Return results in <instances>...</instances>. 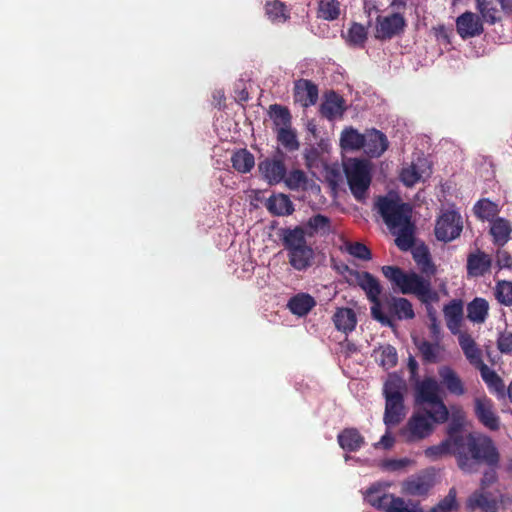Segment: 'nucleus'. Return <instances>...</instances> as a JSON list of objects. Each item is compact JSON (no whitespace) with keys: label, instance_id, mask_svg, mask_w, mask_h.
<instances>
[{"label":"nucleus","instance_id":"9b49d317","mask_svg":"<svg viewBox=\"0 0 512 512\" xmlns=\"http://www.w3.org/2000/svg\"><path fill=\"white\" fill-rule=\"evenodd\" d=\"M437 472L434 468H427L404 483V489L411 495L421 496L436 484Z\"/></svg>","mask_w":512,"mask_h":512},{"label":"nucleus","instance_id":"473e14b6","mask_svg":"<svg viewBox=\"0 0 512 512\" xmlns=\"http://www.w3.org/2000/svg\"><path fill=\"white\" fill-rule=\"evenodd\" d=\"M365 145V134H361L353 127H347L341 132L340 146L343 150L354 151Z\"/></svg>","mask_w":512,"mask_h":512},{"label":"nucleus","instance_id":"f257e3e1","mask_svg":"<svg viewBox=\"0 0 512 512\" xmlns=\"http://www.w3.org/2000/svg\"><path fill=\"white\" fill-rule=\"evenodd\" d=\"M465 424V413L455 405H450V454L457 457L461 470L472 472L476 466L484 463L496 468L500 461L499 452L492 439L482 434L459 435Z\"/></svg>","mask_w":512,"mask_h":512},{"label":"nucleus","instance_id":"5701e85b","mask_svg":"<svg viewBox=\"0 0 512 512\" xmlns=\"http://www.w3.org/2000/svg\"><path fill=\"white\" fill-rule=\"evenodd\" d=\"M466 506L470 511L478 508L483 512H497L498 502L491 493L476 491L468 498Z\"/></svg>","mask_w":512,"mask_h":512},{"label":"nucleus","instance_id":"c03bdc74","mask_svg":"<svg viewBox=\"0 0 512 512\" xmlns=\"http://www.w3.org/2000/svg\"><path fill=\"white\" fill-rule=\"evenodd\" d=\"M282 182H284L290 190H299L306 187L308 178L304 171L294 169L288 174L286 173L285 179Z\"/></svg>","mask_w":512,"mask_h":512},{"label":"nucleus","instance_id":"4d7b16f0","mask_svg":"<svg viewBox=\"0 0 512 512\" xmlns=\"http://www.w3.org/2000/svg\"><path fill=\"white\" fill-rule=\"evenodd\" d=\"M412 464H414V461L409 458L388 459L383 462V468L388 471H399Z\"/></svg>","mask_w":512,"mask_h":512},{"label":"nucleus","instance_id":"1a4fd4ad","mask_svg":"<svg viewBox=\"0 0 512 512\" xmlns=\"http://www.w3.org/2000/svg\"><path fill=\"white\" fill-rule=\"evenodd\" d=\"M406 27V20L400 13L376 18L375 37L379 40H389L401 34Z\"/></svg>","mask_w":512,"mask_h":512},{"label":"nucleus","instance_id":"aec40b11","mask_svg":"<svg viewBox=\"0 0 512 512\" xmlns=\"http://www.w3.org/2000/svg\"><path fill=\"white\" fill-rule=\"evenodd\" d=\"M339 446L347 452H356L364 444L365 439L356 428H345L337 436Z\"/></svg>","mask_w":512,"mask_h":512},{"label":"nucleus","instance_id":"72a5a7b5","mask_svg":"<svg viewBox=\"0 0 512 512\" xmlns=\"http://www.w3.org/2000/svg\"><path fill=\"white\" fill-rule=\"evenodd\" d=\"M265 13L273 23H285L290 19V10L280 0H268L265 3Z\"/></svg>","mask_w":512,"mask_h":512},{"label":"nucleus","instance_id":"09e8293b","mask_svg":"<svg viewBox=\"0 0 512 512\" xmlns=\"http://www.w3.org/2000/svg\"><path fill=\"white\" fill-rule=\"evenodd\" d=\"M345 248L350 255L357 259L369 261L372 258L371 250L361 242H346Z\"/></svg>","mask_w":512,"mask_h":512},{"label":"nucleus","instance_id":"680f3d73","mask_svg":"<svg viewBox=\"0 0 512 512\" xmlns=\"http://www.w3.org/2000/svg\"><path fill=\"white\" fill-rule=\"evenodd\" d=\"M408 371H409V380L411 383L420 379L418 375V362L413 356H409L407 363Z\"/></svg>","mask_w":512,"mask_h":512},{"label":"nucleus","instance_id":"338daca9","mask_svg":"<svg viewBox=\"0 0 512 512\" xmlns=\"http://www.w3.org/2000/svg\"><path fill=\"white\" fill-rule=\"evenodd\" d=\"M317 157H318V151H317L316 149L312 148V149H311V150L306 154V156H305L307 166H309V167H310V166L312 165V162H313L314 160H316V159H317Z\"/></svg>","mask_w":512,"mask_h":512},{"label":"nucleus","instance_id":"e433bc0d","mask_svg":"<svg viewBox=\"0 0 512 512\" xmlns=\"http://www.w3.org/2000/svg\"><path fill=\"white\" fill-rule=\"evenodd\" d=\"M232 167L239 173L245 174L255 165L254 155L247 149H239L231 156Z\"/></svg>","mask_w":512,"mask_h":512},{"label":"nucleus","instance_id":"37998d69","mask_svg":"<svg viewBox=\"0 0 512 512\" xmlns=\"http://www.w3.org/2000/svg\"><path fill=\"white\" fill-rule=\"evenodd\" d=\"M277 140L289 151H295L299 148L297 135L290 127L278 128Z\"/></svg>","mask_w":512,"mask_h":512},{"label":"nucleus","instance_id":"9d476101","mask_svg":"<svg viewBox=\"0 0 512 512\" xmlns=\"http://www.w3.org/2000/svg\"><path fill=\"white\" fill-rule=\"evenodd\" d=\"M474 413L478 421L485 428L491 431L500 429V418L496 414L493 401L487 396L474 399Z\"/></svg>","mask_w":512,"mask_h":512},{"label":"nucleus","instance_id":"0eeeda50","mask_svg":"<svg viewBox=\"0 0 512 512\" xmlns=\"http://www.w3.org/2000/svg\"><path fill=\"white\" fill-rule=\"evenodd\" d=\"M380 313L386 317L389 323L378 321L382 326L394 327L395 321L411 320L415 317L412 303L403 297H385L379 301Z\"/></svg>","mask_w":512,"mask_h":512},{"label":"nucleus","instance_id":"0e129e2a","mask_svg":"<svg viewBox=\"0 0 512 512\" xmlns=\"http://www.w3.org/2000/svg\"><path fill=\"white\" fill-rule=\"evenodd\" d=\"M394 442V437L387 432L381 437L380 441L375 444V447L377 448L381 445L384 449H390L394 445Z\"/></svg>","mask_w":512,"mask_h":512},{"label":"nucleus","instance_id":"bf43d9fd","mask_svg":"<svg viewBox=\"0 0 512 512\" xmlns=\"http://www.w3.org/2000/svg\"><path fill=\"white\" fill-rule=\"evenodd\" d=\"M466 392L465 386L459 376L450 370V394L461 396Z\"/></svg>","mask_w":512,"mask_h":512},{"label":"nucleus","instance_id":"393cba45","mask_svg":"<svg viewBox=\"0 0 512 512\" xmlns=\"http://www.w3.org/2000/svg\"><path fill=\"white\" fill-rule=\"evenodd\" d=\"M396 228L398 230L393 231V234L396 235L395 244L397 245V247L402 251H408L415 247V226L411 222L410 218L406 219Z\"/></svg>","mask_w":512,"mask_h":512},{"label":"nucleus","instance_id":"5fc2aeb1","mask_svg":"<svg viewBox=\"0 0 512 512\" xmlns=\"http://www.w3.org/2000/svg\"><path fill=\"white\" fill-rule=\"evenodd\" d=\"M435 236L439 241H448V212H442L435 225Z\"/></svg>","mask_w":512,"mask_h":512},{"label":"nucleus","instance_id":"8fccbe9b","mask_svg":"<svg viewBox=\"0 0 512 512\" xmlns=\"http://www.w3.org/2000/svg\"><path fill=\"white\" fill-rule=\"evenodd\" d=\"M348 39L349 42L357 45L363 46L367 40V31L362 24L353 23L348 31Z\"/></svg>","mask_w":512,"mask_h":512},{"label":"nucleus","instance_id":"3c124183","mask_svg":"<svg viewBox=\"0 0 512 512\" xmlns=\"http://www.w3.org/2000/svg\"><path fill=\"white\" fill-rule=\"evenodd\" d=\"M463 230L461 215L450 206V241L458 238Z\"/></svg>","mask_w":512,"mask_h":512},{"label":"nucleus","instance_id":"a878e982","mask_svg":"<svg viewBox=\"0 0 512 512\" xmlns=\"http://www.w3.org/2000/svg\"><path fill=\"white\" fill-rule=\"evenodd\" d=\"M385 412L383 421L387 427L398 425L404 417V398L385 399Z\"/></svg>","mask_w":512,"mask_h":512},{"label":"nucleus","instance_id":"ea45409f","mask_svg":"<svg viewBox=\"0 0 512 512\" xmlns=\"http://www.w3.org/2000/svg\"><path fill=\"white\" fill-rule=\"evenodd\" d=\"M340 15V2L338 0H320L318 4L317 17L333 21Z\"/></svg>","mask_w":512,"mask_h":512},{"label":"nucleus","instance_id":"ddd939ff","mask_svg":"<svg viewBox=\"0 0 512 512\" xmlns=\"http://www.w3.org/2000/svg\"><path fill=\"white\" fill-rule=\"evenodd\" d=\"M457 336L458 344L466 358V360L473 366L477 367L482 364V350L476 343L475 339L469 333L468 328L460 330V333H452Z\"/></svg>","mask_w":512,"mask_h":512},{"label":"nucleus","instance_id":"58836bf2","mask_svg":"<svg viewBox=\"0 0 512 512\" xmlns=\"http://www.w3.org/2000/svg\"><path fill=\"white\" fill-rule=\"evenodd\" d=\"M374 355H375L376 361L384 369L393 368L397 364V361H398L396 349L389 344L380 346L378 349H375Z\"/></svg>","mask_w":512,"mask_h":512},{"label":"nucleus","instance_id":"6e6d98bb","mask_svg":"<svg viewBox=\"0 0 512 512\" xmlns=\"http://www.w3.org/2000/svg\"><path fill=\"white\" fill-rule=\"evenodd\" d=\"M387 512H419L415 507H409L403 498L396 497L392 495L388 506L386 508Z\"/></svg>","mask_w":512,"mask_h":512},{"label":"nucleus","instance_id":"cd10ccee","mask_svg":"<svg viewBox=\"0 0 512 512\" xmlns=\"http://www.w3.org/2000/svg\"><path fill=\"white\" fill-rule=\"evenodd\" d=\"M456 26L457 32L462 38L474 37L481 34L482 32L481 24L475 15L471 12H465L459 16L456 22Z\"/></svg>","mask_w":512,"mask_h":512},{"label":"nucleus","instance_id":"e2e57ef3","mask_svg":"<svg viewBox=\"0 0 512 512\" xmlns=\"http://www.w3.org/2000/svg\"><path fill=\"white\" fill-rule=\"evenodd\" d=\"M495 468H492V470L490 471H486L483 475V478L481 480V485L482 487H488L490 486L491 484H493L497 477H496V473L494 471Z\"/></svg>","mask_w":512,"mask_h":512},{"label":"nucleus","instance_id":"49530a36","mask_svg":"<svg viewBox=\"0 0 512 512\" xmlns=\"http://www.w3.org/2000/svg\"><path fill=\"white\" fill-rule=\"evenodd\" d=\"M477 9L487 23L494 24L497 21L498 9L494 0H477Z\"/></svg>","mask_w":512,"mask_h":512},{"label":"nucleus","instance_id":"69168bd1","mask_svg":"<svg viewBox=\"0 0 512 512\" xmlns=\"http://www.w3.org/2000/svg\"><path fill=\"white\" fill-rule=\"evenodd\" d=\"M430 512H448V496L443 498L437 506L430 510Z\"/></svg>","mask_w":512,"mask_h":512},{"label":"nucleus","instance_id":"a18cd8bd","mask_svg":"<svg viewBox=\"0 0 512 512\" xmlns=\"http://www.w3.org/2000/svg\"><path fill=\"white\" fill-rule=\"evenodd\" d=\"M403 381L398 377H389L384 384L383 394L385 399H393L394 397L404 398L403 396Z\"/></svg>","mask_w":512,"mask_h":512},{"label":"nucleus","instance_id":"f3484780","mask_svg":"<svg viewBox=\"0 0 512 512\" xmlns=\"http://www.w3.org/2000/svg\"><path fill=\"white\" fill-rule=\"evenodd\" d=\"M388 148V140L384 133L372 129L365 133L364 152L369 157H380Z\"/></svg>","mask_w":512,"mask_h":512},{"label":"nucleus","instance_id":"13d9d810","mask_svg":"<svg viewBox=\"0 0 512 512\" xmlns=\"http://www.w3.org/2000/svg\"><path fill=\"white\" fill-rule=\"evenodd\" d=\"M400 177H401L402 182L406 186L411 187L416 182L419 181V179L421 178V175L418 173L416 167L414 165H412L408 168H404L401 172Z\"/></svg>","mask_w":512,"mask_h":512},{"label":"nucleus","instance_id":"603ef678","mask_svg":"<svg viewBox=\"0 0 512 512\" xmlns=\"http://www.w3.org/2000/svg\"><path fill=\"white\" fill-rule=\"evenodd\" d=\"M427 458L436 460L448 454V437L444 438L440 444L427 447L424 451Z\"/></svg>","mask_w":512,"mask_h":512},{"label":"nucleus","instance_id":"a19ab883","mask_svg":"<svg viewBox=\"0 0 512 512\" xmlns=\"http://www.w3.org/2000/svg\"><path fill=\"white\" fill-rule=\"evenodd\" d=\"M392 494L381 493L380 486H371L365 495L367 502L377 509L386 510Z\"/></svg>","mask_w":512,"mask_h":512},{"label":"nucleus","instance_id":"052dcab7","mask_svg":"<svg viewBox=\"0 0 512 512\" xmlns=\"http://www.w3.org/2000/svg\"><path fill=\"white\" fill-rule=\"evenodd\" d=\"M496 265L499 269L512 268V256L506 250L501 249V247L496 252Z\"/></svg>","mask_w":512,"mask_h":512},{"label":"nucleus","instance_id":"7ed1b4c3","mask_svg":"<svg viewBox=\"0 0 512 512\" xmlns=\"http://www.w3.org/2000/svg\"><path fill=\"white\" fill-rule=\"evenodd\" d=\"M415 404L432 411L431 416L448 419V408L441 398L440 384L434 377H425L413 382Z\"/></svg>","mask_w":512,"mask_h":512},{"label":"nucleus","instance_id":"774afa93","mask_svg":"<svg viewBox=\"0 0 512 512\" xmlns=\"http://www.w3.org/2000/svg\"><path fill=\"white\" fill-rule=\"evenodd\" d=\"M456 493L453 489H450V512L457 508Z\"/></svg>","mask_w":512,"mask_h":512},{"label":"nucleus","instance_id":"6ab92c4d","mask_svg":"<svg viewBox=\"0 0 512 512\" xmlns=\"http://www.w3.org/2000/svg\"><path fill=\"white\" fill-rule=\"evenodd\" d=\"M413 259L420 270V272L427 276L430 281V277L436 272V267L432 262L431 254L427 246L424 244L416 245L412 249Z\"/></svg>","mask_w":512,"mask_h":512},{"label":"nucleus","instance_id":"c756f323","mask_svg":"<svg viewBox=\"0 0 512 512\" xmlns=\"http://www.w3.org/2000/svg\"><path fill=\"white\" fill-rule=\"evenodd\" d=\"M315 306V299L307 293L296 294L287 304L291 313L300 317L306 316Z\"/></svg>","mask_w":512,"mask_h":512},{"label":"nucleus","instance_id":"6e6552de","mask_svg":"<svg viewBox=\"0 0 512 512\" xmlns=\"http://www.w3.org/2000/svg\"><path fill=\"white\" fill-rule=\"evenodd\" d=\"M376 206L384 222L392 230L410 218L411 208L408 204L401 203L398 198L379 197Z\"/></svg>","mask_w":512,"mask_h":512},{"label":"nucleus","instance_id":"c9c22d12","mask_svg":"<svg viewBox=\"0 0 512 512\" xmlns=\"http://www.w3.org/2000/svg\"><path fill=\"white\" fill-rule=\"evenodd\" d=\"M475 368L480 371L483 381L491 392L498 395L504 394L505 384L494 370L489 368L484 362Z\"/></svg>","mask_w":512,"mask_h":512},{"label":"nucleus","instance_id":"39448f33","mask_svg":"<svg viewBox=\"0 0 512 512\" xmlns=\"http://www.w3.org/2000/svg\"><path fill=\"white\" fill-rule=\"evenodd\" d=\"M432 411L414 413L406 425L399 431V436L406 443H414L430 436L434 430V423H444L447 419H438L431 416Z\"/></svg>","mask_w":512,"mask_h":512},{"label":"nucleus","instance_id":"f03ea898","mask_svg":"<svg viewBox=\"0 0 512 512\" xmlns=\"http://www.w3.org/2000/svg\"><path fill=\"white\" fill-rule=\"evenodd\" d=\"M381 271L385 278L391 282L394 289H399L402 294H414L426 305L427 313L431 320L429 327L431 338L433 341L440 342V326L437 323L435 311L432 308V304L439 301V295L431 288L429 280H425L424 277L415 272L406 273L398 266L385 265L382 266Z\"/></svg>","mask_w":512,"mask_h":512},{"label":"nucleus","instance_id":"4be33fe9","mask_svg":"<svg viewBox=\"0 0 512 512\" xmlns=\"http://www.w3.org/2000/svg\"><path fill=\"white\" fill-rule=\"evenodd\" d=\"M344 99L335 91L326 94L325 101L321 105V113L329 120L342 116L346 110Z\"/></svg>","mask_w":512,"mask_h":512},{"label":"nucleus","instance_id":"f704fd0d","mask_svg":"<svg viewBox=\"0 0 512 512\" xmlns=\"http://www.w3.org/2000/svg\"><path fill=\"white\" fill-rule=\"evenodd\" d=\"M468 328L464 319V302L461 299L450 300V333H460Z\"/></svg>","mask_w":512,"mask_h":512},{"label":"nucleus","instance_id":"20e7f679","mask_svg":"<svg viewBox=\"0 0 512 512\" xmlns=\"http://www.w3.org/2000/svg\"><path fill=\"white\" fill-rule=\"evenodd\" d=\"M343 169L354 198L358 201L365 199L372 181L371 163L366 159L349 158Z\"/></svg>","mask_w":512,"mask_h":512},{"label":"nucleus","instance_id":"c85d7f7f","mask_svg":"<svg viewBox=\"0 0 512 512\" xmlns=\"http://www.w3.org/2000/svg\"><path fill=\"white\" fill-rule=\"evenodd\" d=\"M333 322L337 330L348 334L352 332L356 327V314L351 308H338L333 315Z\"/></svg>","mask_w":512,"mask_h":512},{"label":"nucleus","instance_id":"79ce46f5","mask_svg":"<svg viewBox=\"0 0 512 512\" xmlns=\"http://www.w3.org/2000/svg\"><path fill=\"white\" fill-rule=\"evenodd\" d=\"M270 116L277 129L280 127H290L291 125L290 111L284 106L278 104L271 105Z\"/></svg>","mask_w":512,"mask_h":512},{"label":"nucleus","instance_id":"7c9ffc66","mask_svg":"<svg viewBox=\"0 0 512 512\" xmlns=\"http://www.w3.org/2000/svg\"><path fill=\"white\" fill-rule=\"evenodd\" d=\"M489 314V303L482 297H476L467 304V318L476 324L486 321Z\"/></svg>","mask_w":512,"mask_h":512},{"label":"nucleus","instance_id":"b1692460","mask_svg":"<svg viewBox=\"0 0 512 512\" xmlns=\"http://www.w3.org/2000/svg\"><path fill=\"white\" fill-rule=\"evenodd\" d=\"M266 208L275 216H288L294 212V205L291 199L283 193L270 196L266 201Z\"/></svg>","mask_w":512,"mask_h":512},{"label":"nucleus","instance_id":"de8ad7c7","mask_svg":"<svg viewBox=\"0 0 512 512\" xmlns=\"http://www.w3.org/2000/svg\"><path fill=\"white\" fill-rule=\"evenodd\" d=\"M495 297L502 305L512 306V282L506 280L497 282Z\"/></svg>","mask_w":512,"mask_h":512},{"label":"nucleus","instance_id":"bb28decb","mask_svg":"<svg viewBox=\"0 0 512 512\" xmlns=\"http://www.w3.org/2000/svg\"><path fill=\"white\" fill-rule=\"evenodd\" d=\"M491 265V257L481 251L470 254L467 259V271L470 276H483L490 270Z\"/></svg>","mask_w":512,"mask_h":512},{"label":"nucleus","instance_id":"412c9836","mask_svg":"<svg viewBox=\"0 0 512 512\" xmlns=\"http://www.w3.org/2000/svg\"><path fill=\"white\" fill-rule=\"evenodd\" d=\"M490 234L493 238L494 245L503 247L511 238L512 225L502 217H497L490 222Z\"/></svg>","mask_w":512,"mask_h":512},{"label":"nucleus","instance_id":"423d86ee","mask_svg":"<svg viewBox=\"0 0 512 512\" xmlns=\"http://www.w3.org/2000/svg\"><path fill=\"white\" fill-rule=\"evenodd\" d=\"M356 284L365 292L367 299L372 303L371 316L376 321H382L383 323H389L388 319L384 317L379 311L380 295L382 293V286L379 280L367 271H353L350 273Z\"/></svg>","mask_w":512,"mask_h":512},{"label":"nucleus","instance_id":"f8f14e48","mask_svg":"<svg viewBox=\"0 0 512 512\" xmlns=\"http://www.w3.org/2000/svg\"><path fill=\"white\" fill-rule=\"evenodd\" d=\"M258 169L263 179L271 186L281 183L286 176V166L282 155L265 158L259 163Z\"/></svg>","mask_w":512,"mask_h":512},{"label":"nucleus","instance_id":"dca6fc26","mask_svg":"<svg viewBox=\"0 0 512 512\" xmlns=\"http://www.w3.org/2000/svg\"><path fill=\"white\" fill-rule=\"evenodd\" d=\"M414 344L417 347L423 363L436 364L441 361L444 353V347L439 342H430L426 339L414 338Z\"/></svg>","mask_w":512,"mask_h":512},{"label":"nucleus","instance_id":"864d4df0","mask_svg":"<svg viewBox=\"0 0 512 512\" xmlns=\"http://www.w3.org/2000/svg\"><path fill=\"white\" fill-rule=\"evenodd\" d=\"M497 348L502 354L512 355V332L504 330L497 337Z\"/></svg>","mask_w":512,"mask_h":512},{"label":"nucleus","instance_id":"2eb2a0df","mask_svg":"<svg viewBox=\"0 0 512 512\" xmlns=\"http://www.w3.org/2000/svg\"><path fill=\"white\" fill-rule=\"evenodd\" d=\"M282 245L284 249L287 251V253L293 251L294 249L298 247H302L303 245L307 244L306 240V232L303 226L298 225L294 228L286 227L281 228L278 233Z\"/></svg>","mask_w":512,"mask_h":512},{"label":"nucleus","instance_id":"4468645a","mask_svg":"<svg viewBox=\"0 0 512 512\" xmlns=\"http://www.w3.org/2000/svg\"><path fill=\"white\" fill-rule=\"evenodd\" d=\"M318 86L308 79H299L294 83V99L303 107L315 105L318 100Z\"/></svg>","mask_w":512,"mask_h":512},{"label":"nucleus","instance_id":"a211bd4d","mask_svg":"<svg viewBox=\"0 0 512 512\" xmlns=\"http://www.w3.org/2000/svg\"><path fill=\"white\" fill-rule=\"evenodd\" d=\"M287 254L289 264L297 271H305L313 264L314 250L308 243Z\"/></svg>","mask_w":512,"mask_h":512},{"label":"nucleus","instance_id":"4c0bfd02","mask_svg":"<svg viewBox=\"0 0 512 512\" xmlns=\"http://www.w3.org/2000/svg\"><path fill=\"white\" fill-rule=\"evenodd\" d=\"M475 216L482 221H493L499 212L498 205L488 198L478 200L473 207Z\"/></svg>","mask_w":512,"mask_h":512},{"label":"nucleus","instance_id":"2f4dec72","mask_svg":"<svg viewBox=\"0 0 512 512\" xmlns=\"http://www.w3.org/2000/svg\"><path fill=\"white\" fill-rule=\"evenodd\" d=\"M303 227L310 238L316 234L327 235L331 232V220L325 215L316 214L310 217Z\"/></svg>","mask_w":512,"mask_h":512}]
</instances>
